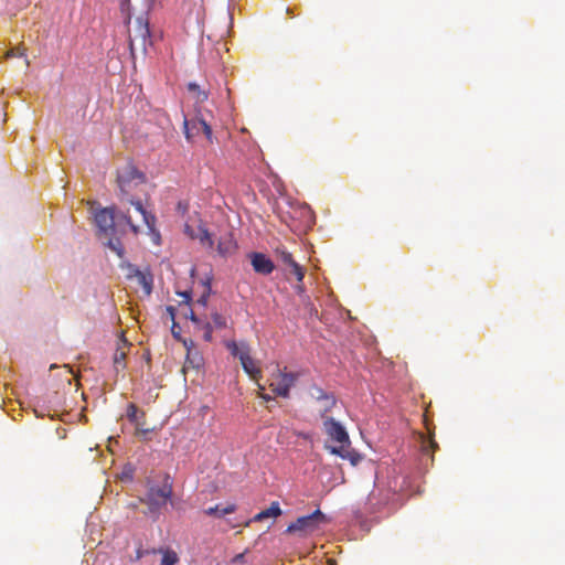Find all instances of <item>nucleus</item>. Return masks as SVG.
Listing matches in <instances>:
<instances>
[{
  "mask_svg": "<svg viewBox=\"0 0 565 565\" xmlns=\"http://www.w3.org/2000/svg\"><path fill=\"white\" fill-rule=\"evenodd\" d=\"M335 404L337 399L333 394L330 395L329 397H324L322 402L318 403V411L320 413V416L323 419L329 418L327 414L335 406Z\"/></svg>",
  "mask_w": 565,
  "mask_h": 565,
  "instance_id": "obj_17",
  "label": "nucleus"
},
{
  "mask_svg": "<svg viewBox=\"0 0 565 565\" xmlns=\"http://www.w3.org/2000/svg\"><path fill=\"white\" fill-rule=\"evenodd\" d=\"M25 47L24 46H18L15 49H12L10 51H8L6 53V57L7 58H10V57H15V56H20V57H24V65L25 66H29L30 65V62L29 60L26 58V55H25Z\"/></svg>",
  "mask_w": 565,
  "mask_h": 565,
  "instance_id": "obj_22",
  "label": "nucleus"
},
{
  "mask_svg": "<svg viewBox=\"0 0 565 565\" xmlns=\"http://www.w3.org/2000/svg\"><path fill=\"white\" fill-rule=\"evenodd\" d=\"M275 253H276L278 259L285 266L290 268V271L296 276L297 281L301 282L305 277V270L297 262H295V259L292 258V255L285 247H277L275 249Z\"/></svg>",
  "mask_w": 565,
  "mask_h": 565,
  "instance_id": "obj_11",
  "label": "nucleus"
},
{
  "mask_svg": "<svg viewBox=\"0 0 565 565\" xmlns=\"http://www.w3.org/2000/svg\"><path fill=\"white\" fill-rule=\"evenodd\" d=\"M167 310H168V312H169V315H170L171 319H172V320H174V308H173V307H171V306H169V307L167 308Z\"/></svg>",
  "mask_w": 565,
  "mask_h": 565,
  "instance_id": "obj_35",
  "label": "nucleus"
},
{
  "mask_svg": "<svg viewBox=\"0 0 565 565\" xmlns=\"http://www.w3.org/2000/svg\"><path fill=\"white\" fill-rule=\"evenodd\" d=\"M184 233L190 236L192 239H194L196 232L188 224L184 226Z\"/></svg>",
  "mask_w": 565,
  "mask_h": 565,
  "instance_id": "obj_29",
  "label": "nucleus"
},
{
  "mask_svg": "<svg viewBox=\"0 0 565 565\" xmlns=\"http://www.w3.org/2000/svg\"><path fill=\"white\" fill-rule=\"evenodd\" d=\"M121 218L125 221L127 225L130 226L134 233H138L139 228L136 224V221L134 220L132 215L129 213V211L121 215Z\"/></svg>",
  "mask_w": 565,
  "mask_h": 565,
  "instance_id": "obj_26",
  "label": "nucleus"
},
{
  "mask_svg": "<svg viewBox=\"0 0 565 565\" xmlns=\"http://www.w3.org/2000/svg\"><path fill=\"white\" fill-rule=\"evenodd\" d=\"M206 300H207V296L203 295V296L198 300V302H199V303H202L203 306H205V305H206Z\"/></svg>",
  "mask_w": 565,
  "mask_h": 565,
  "instance_id": "obj_36",
  "label": "nucleus"
},
{
  "mask_svg": "<svg viewBox=\"0 0 565 565\" xmlns=\"http://www.w3.org/2000/svg\"><path fill=\"white\" fill-rule=\"evenodd\" d=\"M169 477L162 487L150 486L145 498H140V502L147 504L151 514L158 513L164 507L172 495V486L168 482Z\"/></svg>",
  "mask_w": 565,
  "mask_h": 565,
  "instance_id": "obj_6",
  "label": "nucleus"
},
{
  "mask_svg": "<svg viewBox=\"0 0 565 565\" xmlns=\"http://www.w3.org/2000/svg\"><path fill=\"white\" fill-rule=\"evenodd\" d=\"M129 50L132 56L137 50L146 52L150 43L149 19L147 13L135 19L134 26L128 29Z\"/></svg>",
  "mask_w": 565,
  "mask_h": 565,
  "instance_id": "obj_4",
  "label": "nucleus"
},
{
  "mask_svg": "<svg viewBox=\"0 0 565 565\" xmlns=\"http://www.w3.org/2000/svg\"><path fill=\"white\" fill-rule=\"evenodd\" d=\"M281 514V509L279 507V503L278 502H271V504L269 505V508L260 511L259 513H257L252 521L254 522H260L265 519H268V518H277Z\"/></svg>",
  "mask_w": 565,
  "mask_h": 565,
  "instance_id": "obj_15",
  "label": "nucleus"
},
{
  "mask_svg": "<svg viewBox=\"0 0 565 565\" xmlns=\"http://www.w3.org/2000/svg\"><path fill=\"white\" fill-rule=\"evenodd\" d=\"M194 239H198L203 246L209 248H212L214 244L210 232L203 225L199 226Z\"/></svg>",
  "mask_w": 565,
  "mask_h": 565,
  "instance_id": "obj_18",
  "label": "nucleus"
},
{
  "mask_svg": "<svg viewBox=\"0 0 565 565\" xmlns=\"http://www.w3.org/2000/svg\"><path fill=\"white\" fill-rule=\"evenodd\" d=\"M171 330H172V334H175V332H177L175 326H172Z\"/></svg>",
  "mask_w": 565,
  "mask_h": 565,
  "instance_id": "obj_44",
  "label": "nucleus"
},
{
  "mask_svg": "<svg viewBox=\"0 0 565 565\" xmlns=\"http://www.w3.org/2000/svg\"><path fill=\"white\" fill-rule=\"evenodd\" d=\"M140 282L143 285V287L146 288L147 292L149 294L150 290H151V286L150 284L147 281V278L145 275H140Z\"/></svg>",
  "mask_w": 565,
  "mask_h": 565,
  "instance_id": "obj_30",
  "label": "nucleus"
},
{
  "mask_svg": "<svg viewBox=\"0 0 565 565\" xmlns=\"http://www.w3.org/2000/svg\"><path fill=\"white\" fill-rule=\"evenodd\" d=\"M183 128L188 140H192L194 137L203 132L206 139L212 141V127L200 113L192 119L184 118Z\"/></svg>",
  "mask_w": 565,
  "mask_h": 565,
  "instance_id": "obj_8",
  "label": "nucleus"
},
{
  "mask_svg": "<svg viewBox=\"0 0 565 565\" xmlns=\"http://www.w3.org/2000/svg\"><path fill=\"white\" fill-rule=\"evenodd\" d=\"M185 317H189L194 323L199 324L200 323V320L198 319V317L195 316V313L193 312L192 309H190V312L189 315L185 313Z\"/></svg>",
  "mask_w": 565,
  "mask_h": 565,
  "instance_id": "obj_32",
  "label": "nucleus"
},
{
  "mask_svg": "<svg viewBox=\"0 0 565 565\" xmlns=\"http://www.w3.org/2000/svg\"><path fill=\"white\" fill-rule=\"evenodd\" d=\"M225 345L233 356L239 359L244 372L257 384L258 390L264 391V385L259 383L262 369L259 363L250 356L249 345L246 342L237 343L235 341H227Z\"/></svg>",
  "mask_w": 565,
  "mask_h": 565,
  "instance_id": "obj_3",
  "label": "nucleus"
},
{
  "mask_svg": "<svg viewBox=\"0 0 565 565\" xmlns=\"http://www.w3.org/2000/svg\"><path fill=\"white\" fill-rule=\"evenodd\" d=\"M235 511H236L235 504H227L224 508H221L220 505L211 507V508L204 510V513L206 515L223 518L224 515L234 513Z\"/></svg>",
  "mask_w": 565,
  "mask_h": 565,
  "instance_id": "obj_16",
  "label": "nucleus"
},
{
  "mask_svg": "<svg viewBox=\"0 0 565 565\" xmlns=\"http://www.w3.org/2000/svg\"><path fill=\"white\" fill-rule=\"evenodd\" d=\"M204 334H203V339L207 342H210L212 340V332H213V327L211 323H205L204 327Z\"/></svg>",
  "mask_w": 565,
  "mask_h": 565,
  "instance_id": "obj_28",
  "label": "nucleus"
},
{
  "mask_svg": "<svg viewBox=\"0 0 565 565\" xmlns=\"http://www.w3.org/2000/svg\"><path fill=\"white\" fill-rule=\"evenodd\" d=\"M146 182V175L134 164L127 163L117 171V184L120 191V201L134 206L135 213L140 221L150 230H154L156 216L149 213L139 199H136L134 191Z\"/></svg>",
  "mask_w": 565,
  "mask_h": 565,
  "instance_id": "obj_1",
  "label": "nucleus"
},
{
  "mask_svg": "<svg viewBox=\"0 0 565 565\" xmlns=\"http://www.w3.org/2000/svg\"><path fill=\"white\" fill-rule=\"evenodd\" d=\"M328 522V518L319 509L309 515L298 518L286 529L287 533H300L309 535L320 530L321 525Z\"/></svg>",
  "mask_w": 565,
  "mask_h": 565,
  "instance_id": "obj_7",
  "label": "nucleus"
},
{
  "mask_svg": "<svg viewBox=\"0 0 565 565\" xmlns=\"http://www.w3.org/2000/svg\"><path fill=\"white\" fill-rule=\"evenodd\" d=\"M162 553L161 563L159 565H175L179 562L178 554L170 550H160Z\"/></svg>",
  "mask_w": 565,
  "mask_h": 565,
  "instance_id": "obj_20",
  "label": "nucleus"
},
{
  "mask_svg": "<svg viewBox=\"0 0 565 565\" xmlns=\"http://www.w3.org/2000/svg\"><path fill=\"white\" fill-rule=\"evenodd\" d=\"M95 225L98 230L99 235L108 237V245L114 250L117 252L119 256H121V248L117 245H120L118 241L114 243L111 236L115 234V212L111 207H104L95 212L94 214Z\"/></svg>",
  "mask_w": 565,
  "mask_h": 565,
  "instance_id": "obj_5",
  "label": "nucleus"
},
{
  "mask_svg": "<svg viewBox=\"0 0 565 565\" xmlns=\"http://www.w3.org/2000/svg\"><path fill=\"white\" fill-rule=\"evenodd\" d=\"M438 448L437 443L429 438L423 443V451L425 452H434Z\"/></svg>",
  "mask_w": 565,
  "mask_h": 565,
  "instance_id": "obj_27",
  "label": "nucleus"
},
{
  "mask_svg": "<svg viewBox=\"0 0 565 565\" xmlns=\"http://www.w3.org/2000/svg\"><path fill=\"white\" fill-rule=\"evenodd\" d=\"M126 416L128 420L135 425L137 435L146 436L148 433L152 431L151 428L146 427V413L140 411L136 404H128Z\"/></svg>",
  "mask_w": 565,
  "mask_h": 565,
  "instance_id": "obj_10",
  "label": "nucleus"
},
{
  "mask_svg": "<svg viewBox=\"0 0 565 565\" xmlns=\"http://www.w3.org/2000/svg\"><path fill=\"white\" fill-rule=\"evenodd\" d=\"M212 320L216 329H224L227 326L226 318L218 312L212 313Z\"/></svg>",
  "mask_w": 565,
  "mask_h": 565,
  "instance_id": "obj_24",
  "label": "nucleus"
},
{
  "mask_svg": "<svg viewBox=\"0 0 565 565\" xmlns=\"http://www.w3.org/2000/svg\"><path fill=\"white\" fill-rule=\"evenodd\" d=\"M237 248L236 242L233 238V235L231 233H226L225 235L221 236L217 242V253L226 257L228 255H232Z\"/></svg>",
  "mask_w": 565,
  "mask_h": 565,
  "instance_id": "obj_13",
  "label": "nucleus"
},
{
  "mask_svg": "<svg viewBox=\"0 0 565 565\" xmlns=\"http://www.w3.org/2000/svg\"><path fill=\"white\" fill-rule=\"evenodd\" d=\"M179 295L183 298L184 302L186 305H189V302L191 301V292L190 291H183V292H180Z\"/></svg>",
  "mask_w": 565,
  "mask_h": 565,
  "instance_id": "obj_31",
  "label": "nucleus"
},
{
  "mask_svg": "<svg viewBox=\"0 0 565 565\" xmlns=\"http://www.w3.org/2000/svg\"><path fill=\"white\" fill-rule=\"evenodd\" d=\"M244 559V554H237L234 558H233V562H242Z\"/></svg>",
  "mask_w": 565,
  "mask_h": 565,
  "instance_id": "obj_37",
  "label": "nucleus"
},
{
  "mask_svg": "<svg viewBox=\"0 0 565 565\" xmlns=\"http://www.w3.org/2000/svg\"><path fill=\"white\" fill-rule=\"evenodd\" d=\"M171 330H172V334H175V332H177L175 326H172Z\"/></svg>",
  "mask_w": 565,
  "mask_h": 565,
  "instance_id": "obj_45",
  "label": "nucleus"
},
{
  "mask_svg": "<svg viewBox=\"0 0 565 565\" xmlns=\"http://www.w3.org/2000/svg\"><path fill=\"white\" fill-rule=\"evenodd\" d=\"M331 394L330 393H327L324 392L321 387L319 386H313L311 388V396L312 398L317 402V403H320L323 401L324 397H329Z\"/></svg>",
  "mask_w": 565,
  "mask_h": 565,
  "instance_id": "obj_23",
  "label": "nucleus"
},
{
  "mask_svg": "<svg viewBox=\"0 0 565 565\" xmlns=\"http://www.w3.org/2000/svg\"><path fill=\"white\" fill-rule=\"evenodd\" d=\"M146 553L147 552L143 551L142 548H138L137 553H136V561H139L140 558H142Z\"/></svg>",
  "mask_w": 565,
  "mask_h": 565,
  "instance_id": "obj_33",
  "label": "nucleus"
},
{
  "mask_svg": "<svg viewBox=\"0 0 565 565\" xmlns=\"http://www.w3.org/2000/svg\"><path fill=\"white\" fill-rule=\"evenodd\" d=\"M130 0H120V10L121 13L125 14V22L129 25L131 22V14H130Z\"/></svg>",
  "mask_w": 565,
  "mask_h": 565,
  "instance_id": "obj_25",
  "label": "nucleus"
},
{
  "mask_svg": "<svg viewBox=\"0 0 565 565\" xmlns=\"http://www.w3.org/2000/svg\"><path fill=\"white\" fill-rule=\"evenodd\" d=\"M178 207H179V209H183V211H185V210H186V206H183L181 202L178 204Z\"/></svg>",
  "mask_w": 565,
  "mask_h": 565,
  "instance_id": "obj_40",
  "label": "nucleus"
},
{
  "mask_svg": "<svg viewBox=\"0 0 565 565\" xmlns=\"http://www.w3.org/2000/svg\"><path fill=\"white\" fill-rule=\"evenodd\" d=\"M189 92L194 94V98L198 103H203L207 99L209 95L205 90H201L199 85L195 83L188 84Z\"/></svg>",
  "mask_w": 565,
  "mask_h": 565,
  "instance_id": "obj_21",
  "label": "nucleus"
},
{
  "mask_svg": "<svg viewBox=\"0 0 565 565\" xmlns=\"http://www.w3.org/2000/svg\"><path fill=\"white\" fill-rule=\"evenodd\" d=\"M171 330H172V334H175V332H177L175 326H172Z\"/></svg>",
  "mask_w": 565,
  "mask_h": 565,
  "instance_id": "obj_43",
  "label": "nucleus"
},
{
  "mask_svg": "<svg viewBox=\"0 0 565 565\" xmlns=\"http://www.w3.org/2000/svg\"><path fill=\"white\" fill-rule=\"evenodd\" d=\"M305 213H307L309 215V217L311 218V211L309 207H305L303 209Z\"/></svg>",
  "mask_w": 565,
  "mask_h": 565,
  "instance_id": "obj_39",
  "label": "nucleus"
},
{
  "mask_svg": "<svg viewBox=\"0 0 565 565\" xmlns=\"http://www.w3.org/2000/svg\"><path fill=\"white\" fill-rule=\"evenodd\" d=\"M178 207H179V209H183V211H185V210H186V206H183L181 202L178 204Z\"/></svg>",
  "mask_w": 565,
  "mask_h": 565,
  "instance_id": "obj_41",
  "label": "nucleus"
},
{
  "mask_svg": "<svg viewBox=\"0 0 565 565\" xmlns=\"http://www.w3.org/2000/svg\"><path fill=\"white\" fill-rule=\"evenodd\" d=\"M278 381L271 382L269 384V387L271 391L281 397H288L290 388L295 385L296 381L298 380V374L292 372H281L280 370L277 371Z\"/></svg>",
  "mask_w": 565,
  "mask_h": 565,
  "instance_id": "obj_9",
  "label": "nucleus"
},
{
  "mask_svg": "<svg viewBox=\"0 0 565 565\" xmlns=\"http://www.w3.org/2000/svg\"><path fill=\"white\" fill-rule=\"evenodd\" d=\"M323 429L332 441L339 444V446L335 447H328L332 454L350 460L352 465H356L360 461V455L349 449V435L339 422L334 418H326L323 420Z\"/></svg>",
  "mask_w": 565,
  "mask_h": 565,
  "instance_id": "obj_2",
  "label": "nucleus"
},
{
  "mask_svg": "<svg viewBox=\"0 0 565 565\" xmlns=\"http://www.w3.org/2000/svg\"><path fill=\"white\" fill-rule=\"evenodd\" d=\"M130 344L127 342L126 339L121 338L119 340V343H118V347L114 353V365H115V369L117 371L119 370H124L126 367V363H125V360H126V355H127V350L126 349H129Z\"/></svg>",
  "mask_w": 565,
  "mask_h": 565,
  "instance_id": "obj_14",
  "label": "nucleus"
},
{
  "mask_svg": "<svg viewBox=\"0 0 565 565\" xmlns=\"http://www.w3.org/2000/svg\"><path fill=\"white\" fill-rule=\"evenodd\" d=\"M202 365V356L198 352L188 351L184 369H199Z\"/></svg>",
  "mask_w": 565,
  "mask_h": 565,
  "instance_id": "obj_19",
  "label": "nucleus"
},
{
  "mask_svg": "<svg viewBox=\"0 0 565 565\" xmlns=\"http://www.w3.org/2000/svg\"><path fill=\"white\" fill-rule=\"evenodd\" d=\"M258 396L263 398L264 401L268 402L271 399V396L265 393H259Z\"/></svg>",
  "mask_w": 565,
  "mask_h": 565,
  "instance_id": "obj_34",
  "label": "nucleus"
},
{
  "mask_svg": "<svg viewBox=\"0 0 565 565\" xmlns=\"http://www.w3.org/2000/svg\"><path fill=\"white\" fill-rule=\"evenodd\" d=\"M171 330H172V334H175V332H177L175 326H172Z\"/></svg>",
  "mask_w": 565,
  "mask_h": 565,
  "instance_id": "obj_42",
  "label": "nucleus"
},
{
  "mask_svg": "<svg viewBox=\"0 0 565 565\" xmlns=\"http://www.w3.org/2000/svg\"><path fill=\"white\" fill-rule=\"evenodd\" d=\"M296 290L299 292V294H302L305 291L303 289V286L302 285H297L296 286Z\"/></svg>",
  "mask_w": 565,
  "mask_h": 565,
  "instance_id": "obj_38",
  "label": "nucleus"
},
{
  "mask_svg": "<svg viewBox=\"0 0 565 565\" xmlns=\"http://www.w3.org/2000/svg\"><path fill=\"white\" fill-rule=\"evenodd\" d=\"M250 263L255 273L260 275H269L274 271L275 265L273 260L263 253H252Z\"/></svg>",
  "mask_w": 565,
  "mask_h": 565,
  "instance_id": "obj_12",
  "label": "nucleus"
}]
</instances>
